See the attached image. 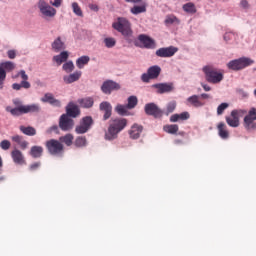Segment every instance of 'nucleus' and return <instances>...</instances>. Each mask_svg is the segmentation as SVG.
Listing matches in <instances>:
<instances>
[{"label":"nucleus","instance_id":"473e14b6","mask_svg":"<svg viewBox=\"0 0 256 256\" xmlns=\"http://www.w3.org/2000/svg\"><path fill=\"white\" fill-rule=\"evenodd\" d=\"M20 131L24 135H28V137H33L34 135H37V130L32 126H20Z\"/></svg>","mask_w":256,"mask_h":256},{"label":"nucleus","instance_id":"c85d7f7f","mask_svg":"<svg viewBox=\"0 0 256 256\" xmlns=\"http://www.w3.org/2000/svg\"><path fill=\"white\" fill-rule=\"evenodd\" d=\"M69 59V52L63 51L59 55H56L53 57V61L57 63V65H61L62 63H65Z\"/></svg>","mask_w":256,"mask_h":256},{"label":"nucleus","instance_id":"0eeeda50","mask_svg":"<svg viewBox=\"0 0 256 256\" xmlns=\"http://www.w3.org/2000/svg\"><path fill=\"white\" fill-rule=\"evenodd\" d=\"M38 9L44 19H51L57 15V9L53 8L45 0L38 1Z\"/></svg>","mask_w":256,"mask_h":256},{"label":"nucleus","instance_id":"a19ab883","mask_svg":"<svg viewBox=\"0 0 256 256\" xmlns=\"http://www.w3.org/2000/svg\"><path fill=\"white\" fill-rule=\"evenodd\" d=\"M72 10L73 13L77 15V17H83V10H81V6H79V3L73 2Z\"/></svg>","mask_w":256,"mask_h":256},{"label":"nucleus","instance_id":"7c9ffc66","mask_svg":"<svg viewBox=\"0 0 256 256\" xmlns=\"http://www.w3.org/2000/svg\"><path fill=\"white\" fill-rule=\"evenodd\" d=\"M0 69L5 71V73H11V71H14L15 69V63L11 61L2 62L0 63Z\"/></svg>","mask_w":256,"mask_h":256},{"label":"nucleus","instance_id":"58836bf2","mask_svg":"<svg viewBox=\"0 0 256 256\" xmlns=\"http://www.w3.org/2000/svg\"><path fill=\"white\" fill-rule=\"evenodd\" d=\"M183 11L186 13H190L191 15L197 13V8L195 7V4L193 2H188L183 5Z\"/></svg>","mask_w":256,"mask_h":256},{"label":"nucleus","instance_id":"de8ad7c7","mask_svg":"<svg viewBox=\"0 0 256 256\" xmlns=\"http://www.w3.org/2000/svg\"><path fill=\"white\" fill-rule=\"evenodd\" d=\"M0 148L3 149V151H9V149H11V142L9 140H2L0 142Z\"/></svg>","mask_w":256,"mask_h":256},{"label":"nucleus","instance_id":"ea45409f","mask_svg":"<svg viewBox=\"0 0 256 256\" xmlns=\"http://www.w3.org/2000/svg\"><path fill=\"white\" fill-rule=\"evenodd\" d=\"M138 103H139V100L137 99V96H130L128 97V103L126 106L128 109H135Z\"/></svg>","mask_w":256,"mask_h":256},{"label":"nucleus","instance_id":"20e7f679","mask_svg":"<svg viewBox=\"0 0 256 256\" xmlns=\"http://www.w3.org/2000/svg\"><path fill=\"white\" fill-rule=\"evenodd\" d=\"M203 72L205 73L206 81L208 83L217 85V83H221V81H223V72L217 70V68L205 66L203 68Z\"/></svg>","mask_w":256,"mask_h":256},{"label":"nucleus","instance_id":"f704fd0d","mask_svg":"<svg viewBox=\"0 0 256 256\" xmlns=\"http://www.w3.org/2000/svg\"><path fill=\"white\" fill-rule=\"evenodd\" d=\"M130 13H132V15H140V13H147V5L146 4H142L141 6L135 5L130 9Z\"/></svg>","mask_w":256,"mask_h":256},{"label":"nucleus","instance_id":"a878e982","mask_svg":"<svg viewBox=\"0 0 256 256\" xmlns=\"http://www.w3.org/2000/svg\"><path fill=\"white\" fill-rule=\"evenodd\" d=\"M95 103V100H93L92 97H86L78 99V104L80 107H83V109H91Z\"/></svg>","mask_w":256,"mask_h":256},{"label":"nucleus","instance_id":"f8f14e48","mask_svg":"<svg viewBox=\"0 0 256 256\" xmlns=\"http://www.w3.org/2000/svg\"><path fill=\"white\" fill-rule=\"evenodd\" d=\"M119 89H121V85L113 80H106L101 86V91L105 95H111L112 91H119Z\"/></svg>","mask_w":256,"mask_h":256},{"label":"nucleus","instance_id":"338daca9","mask_svg":"<svg viewBox=\"0 0 256 256\" xmlns=\"http://www.w3.org/2000/svg\"><path fill=\"white\" fill-rule=\"evenodd\" d=\"M3 167V158L0 156V169Z\"/></svg>","mask_w":256,"mask_h":256},{"label":"nucleus","instance_id":"c9c22d12","mask_svg":"<svg viewBox=\"0 0 256 256\" xmlns=\"http://www.w3.org/2000/svg\"><path fill=\"white\" fill-rule=\"evenodd\" d=\"M163 131L165 133H169L170 135H175L179 131V125L177 124H168L163 127Z\"/></svg>","mask_w":256,"mask_h":256},{"label":"nucleus","instance_id":"3c124183","mask_svg":"<svg viewBox=\"0 0 256 256\" xmlns=\"http://www.w3.org/2000/svg\"><path fill=\"white\" fill-rule=\"evenodd\" d=\"M17 77H21L22 81H28L29 80V76L27 75L25 70H20L17 74Z\"/></svg>","mask_w":256,"mask_h":256},{"label":"nucleus","instance_id":"f257e3e1","mask_svg":"<svg viewBox=\"0 0 256 256\" xmlns=\"http://www.w3.org/2000/svg\"><path fill=\"white\" fill-rule=\"evenodd\" d=\"M12 102L15 108L8 106L6 107V111L11 113L13 117H21V115H27V113H39L41 111L39 104L23 105V102L19 98L14 99Z\"/></svg>","mask_w":256,"mask_h":256},{"label":"nucleus","instance_id":"c756f323","mask_svg":"<svg viewBox=\"0 0 256 256\" xmlns=\"http://www.w3.org/2000/svg\"><path fill=\"white\" fill-rule=\"evenodd\" d=\"M187 102L190 105H192V107H203V105H205V103H203V102H201V100H199L198 95H192V96L188 97Z\"/></svg>","mask_w":256,"mask_h":256},{"label":"nucleus","instance_id":"680f3d73","mask_svg":"<svg viewBox=\"0 0 256 256\" xmlns=\"http://www.w3.org/2000/svg\"><path fill=\"white\" fill-rule=\"evenodd\" d=\"M241 7H243L244 9H247V7H249V2H247V0H242L240 2Z\"/></svg>","mask_w":256,"mask_h":256},{"label":"nucleus","instance_id":"423d86ee","mask_svg":"<svg viewBox=\"0 0 256 256\" xmlns=\"http://www.w3.org/2000/svg\"><path fill=\"white\" fill-rule=\"evenodd\" d=\"M254 61L247 57H242L239 59L231 60L227 63L228 69L232 71H241V69H245V67H249L253 65Z\"/></svg>","mask_w":256,"mask_h":256},{"label":"nucleus","instance_id":"bf43d9fd","mask_svg":"<svg viewBox=\"0 0 256 256\" xmlns=\"http://www.w3.org/2000/svg\"><path fill=\"white\" fill-rule=\"evenodd\" d=\"M88 7L91 9V11H99V6L97 4H89Z\"/></svg>","mask_w":256,"mask_h":256},{"label":"nucleus","instance_id":"393cba45","mask_svg":"<svg viewBox=\"0 0 256 256\" xmlns=\"http://www.w3.org/2000/svg\"><path fill=\"white\" fill-rule=\"evenodd\" d=\"M191 115L189 112H182L180 114H173L170 116V123H177L178 121H187L190 119Z\"/></svg>","mask_w":256,"mask_h":256},{"label":"nucleus","instance_id":"2f4dec72","mask_svg":"<svg viewBox=\"0 0 256 256\" xmlns=\"http://www.w3.org/2000/svg\"><path fill=\"white\" fill-rule=\"evenodd\" d=\"M129 108L127 107V105H122V104H117L115 107V111L118 115H121L122 117H125L127 115H131V113H129Z\"/></svg>","mask_w":256,"mask_h":256},{"label":"nucleus","instance_id":"4d7b16f0","mask_svg":"<svg viewBox=\"0 0 256 256\" xmlns=\"http://www.w3.org/2000/svg\"><path fill=\"white\" fill-rule=\"evenodd\" d=\"M19 145L21 149L25 150L27 147H29V142L23 139Z\"/></svg>","mask_w":256,"mask_h":256},{"label":"nucleus","instance_id":"39448f33","mask_svg":"<svg viewBox=\"0 0 256 256\" xmlns=\"http://www.w3.org/2000/svg\"><path fill=\"white\" fill-rule=\"evenodd\" d=\"M45 147L50 155L63 156L65 153V146L60 140L50 139L45 142Z\"/></svg>","mask_w":256,"mask_h":256},{"label":"nucleus","instance_id":"a211bd4d","mask_svg":"<svg viewBox=\"0 0 256 256\" xmlns=\"http://www.w3.org/2000/svg\"><path fill=\"white\" fill-rule=\"evenodd\" d=\"M11 158L16 165H25V156L19 149H14L11 151Z\"/></svg>","mask_w":256,"mask_h":256},{"label":"nucleus","instance_id":"72a5a7b5","mask_svg":"<svg viewBox=\"0 0 256 256\" xmlns=\"http://www.w3.org/2000/svg\"><path fill=\"white\" fill-rule=\"evenodd\" d=\"M14 91H21V89H31V83L29 81H21V83L12 84Z\"/></svg>","mask_w":256,"mask_h":256},{"label":"nucleus","instance_id":"9b49d317","mask_svg":"<svg viewBox=\"0 0 256 256\" xmlns=\"http://www.w3.org/2000/svg\"><path fill=\"white\" fill-rule=\"evenodd\" d=\"M144 111L146 115H150L155 119H161L163 117V110L160 109L159 106L155 103H148L144 107Z\"/></svg>","mask_w":256,"mask_h":256},{"label":"nucleus","instance_id":"0e129e2a","mask_svg":"<svg viewBox=\"0 0 256 256\" xmlns=\"http://www.w3.org/2000/svg\"><path fill=\"white\" fill-rule=\"evenodd\" d=\"M126 3H141L142 0H125Z\"/></svg>","mask_w":256,"mask_h":256},{"label":"nucleus","instance_id":"69168bd1","mask_svg":"<svg viewBox=\"0 0 256 256\" xmlns=\"http://www.w3.org/2000/svg\"><path fill=\"white\" fill-rule=\"evenodd\" d=\"M202 99H209V94H201Z\"/></svg>","mask_w":256,"mask_h":256},{"label":"nucleus","instance_id":"2eb2a0df","mask_svg":"<svg viewBox=\"0 0 256 256\" xmlns=\"http://www.w3.org/2000/svg\"><path fill=\"white\" fill-rule=\"evenodd\" d=\"M152 89L156 90V93L163 95L164 93H171L175 87L173 83H158L151 86Z\"/></svg>","mask_w":256,"mask_h":256},{"label":"nucleus","instance_id":"9d476101","mask_svg":"<svg viewBox=\"0 0 256 256\" xmlns=\"http://www.w3.org/2000/svg\"><path fill=\"white\" fill-rule=\"evenodd\" d=\"M159 75H161V67L154 65L148 68L147 73L142 74L141 81H143V83H149L151 79H157Z\"/></svg>","mask_w":256,"mask_h":256},{"label":"nucleus","instance_id":"864d4df0","mask_svg":"<svg viewBox=\"0 0 256 256\" xmlns=\"http://www.w3.org/2000/svg\"><path fill=\"white\" fill-rule=\"evenodd\" d=\"M7 56L9 59H15L17 57V51L15 50H8Z\"/></svg>","mask_w":256,"mask_h":256},{"label":"nucleus","instance_id":"aec40b11","mask_svg":"<svg viewBox=\"0 0 256 256\" xmlns=\"http://www.w3.org/2000/svg\"><path fill=\"white\" fill-rule=\"evenodd\" d=\"M42 103H49L53 107H61V101L55 98L52 93H46L44 97L41 98Z\"/></svg>","mask_w":256,"mask_h":256},{"label":"nucleus","instance_id":"bb28decb","mask_svg":"<svg viewBox=\"0 0 256 256\" xmlns=\"http://www.w3.org/2000/svg\"><path fill=\"white\" fill-rule=\"evenodd\" d=\"M43 151L42 146H32L29 155H31L33 159H41V157H43Z\"/></svg>","mask_w":256,"mask_h":256},{"label":"nucleus","instance_id":"37998d69","mask_svg":"<svg viewBox=\"0 0 256 256\" xmlns=\"http://www.w3.org/2000/svg\"><path fill=\"white\" fill-rule=\"evenodd\" d=\"M62 69L66 73H71L73 69H75V65L73 64V61H68L63 64Z\"/></svg>","mask_w":256,"mask_h":256},{"label":"nucleus","instance_id":"4468645a","mask_svg":"<svg viewBox=\"0 0 256 256\" xmlns=\"http://www.w3.org/2000/svg\"><path fill=\"white\" fill-rule=\"evenodd\" d=\"M75 126V121L67 114H62L59 119V128L61 131H71Z\"/></svg>","mask_w":256,"mask_h":256},{"label":"nucleus","instance_id":"79ce46f5","mask_svg":"<svg viewBox=\"0 0 256 256\" xmlns=\"http://www.w3.org/2000/svg\"><path fill=\"white\" fill-rule=\"evenodd\" d=\"M74 145L76 147H85L87 145V138L85 136H79L76 138Z\"/></svg>","mask_w":256,"mask_h":256},{"label":"nucleus","instance_id":"1a4fd4ad","mask_svg":"<svg viewBox=\"0 0 256 256\" xmlns=\"http://www.w3.org/2000/svg\"><path fill=\"white\" fill-rule=\"evenodd\" d=\"M256 108L252 107L244 117V128L246 131L256 130Z\"/></svg>","mask_w":256,"mask_h":256},{"label":"nucleus","instance_id":"a18cd8bd","mask_svg":"<svg viewBox=\"0 0 256 256\" xmlns=\"http://www.w3.org/2000/svg\"><path fill=\"white\" fill-rule=\"evenodd\" d=\"M5 79H7V72L3 68H0V89H3Z\"/></svg>","mask_w":256,"mask_h":256},{"label":"nucleus","instance_id":"7ed1b4c3","mask_svg":"<svg viewBox=\"0 0 256 256\" xmlns=\"http://www.w3.org/2000/svg\"><path fill=\"white\" fill-rule=\"evenodd\" d=\"M127 119L125 118H114L109 121L108 132L105 134V139L113 141L117 139L119 133L127 127Z\"/></svg>","mask_w":256,"mask_h":256},{"label":"nucleus","instance_id":"e433bc0d","mask_svg":"<svg viewBox=\"0 0 256 256\" xmlns=\"http://www.w3.org/2000/svg\"><path fill=\"white\" fill-rule=\"evenodd\" d=\"M89 61H91V58L89 56H81L76 60V66L78 69H83L85 65L89 64Z\"/></svg>","mask_w":256,"mask_h":256},{"label":"nucleus","instance_id":"f3484780","mask_svg":"<svg viewBox=\"0 0 256 256\" xmlns=\"http://www.w3.org/2000/svg\"><path fill=\"white\" fill-rule=\"evenodd\" d=\"M99 110L104 113L103 121H107V119H110L111 115H113V106H111V103H109L108 101L100 103Z\"/></svg>","mask_w":256,"mask_h":256},{"label":"nucleus","instance_id":"f03ea898","mask_svg":"<svg viewBox=\"0 0 256 256\" xmlns=\"http://www.w3.org/2000/svg\"><path fill=\"white\" fill-rule=\"evenodd\" d=\"M113 29L121 33L123 37L128 41V43H135V38L133 37V30L131 29V22L127 18L120 17L116 22L112 24Z\"/></svg>","mask_w":256,"mask_h":256},{"label":"nucleus","instance_id":"412c9836","mask_svg":"<svg viewBox=\"0 0 256 256\" xmlns=\"http://www.w3.org/2000/svg\"><path fill=\"white\" fill-rule=\"evenodd\" d=\"M128 133L130 135V139H139V137H141V133H143V125H139L137 123L133 124Z\"/></svg>","mask_w":256,"mask_h":256},{"label":"nucleus","instance_id":"13d9d810","mask_svg":"<svg viewBox=\"0 0 256 256\" xmlns=\"http://www.w3.org/2000/svg\"><path fill=\"white\" fill-rule=\"evenodd\" d=\"M61 3H63V0H54V2H50V5L53 7H61Z\"/></svg>","mask_w":256,"mask_h":256},{"label":"nucleus","instance_id":"c03bdc74","mask_svg":"<svg viewBox=\"0 0 256 256\" xmlns=\"http://www.w3.org/2000/svg\"><path fill=\"white\" fill-rule=\"evenodd\" d=\"M104 43L108 49H111L112 47H115V45H117V41L115 40V38L111 37L105 38Z\"/></svg>","mask_w":256,"mask_h":256},{"label":"nucleus","instance_id":"5fc2aeb1","mask_svg":"<svg viewBox=\"0 0 256 256\" xmlns=\"http://www.w3.org/2000/svg\"><path fill=\"white\" fill-rule=\"evenodd\" d=\"M41 167V162H35L30 165V171H37Z\"/></svg>","mask_w":256,"mask_h":256},{"label":"nucleus","instance_id":"6e6d98bb","mask_svg":"<svg viewBox=\"0 0 256 256\" xmlns=\"http://www.w3.org/2000/svg\"><path fill=\"white\" fill-rule=\"evenodd\" d=\"M233 37H235V34H233L231 32H227L224 34V40H226V41H231V39H233Z\"/></svg>","mask_w":256,"mask_h":256},{"label":"nucleus","instance_id":"052dcab7","mask_svg":"<svg viewBox=\"0 0 256 256\" xmlns=\"http://www.w3.org/2000/svg\"><path fill=\"white\" fill-rule=\"evenodd\" d=\"M53 131H59V127L57 125L51 126L48 130L47 133H53Z\"/></svg>","mask_w":256,"mask_h":256},{"label":"nucleus","instance_id":"8fccbe9b","mask_svg":"<svg viewBox=\"0 0 256 256\" xmlns=\"http://www.w3.org/2000/svg\"><path fill=\"white\" fill-rule=\"evenodd\" d=\"M229 108V103H221L217 108V115H223L225 109Z\"/></svg>","mask_w":256,"mask_h":256},{"label":"nucleus","instance_id":"4c0bfd02","mask_svg":"<svg viewBox=\"0 0 256 256\" xmlns=\"http://www.w3.org/2000/svg\"><path fill=\"white\" fill-rule=\"evenodd\" d=\"M73 139H75L73 134H66V135L60 137L59 141H60V143L66 144L67 147H71L73 145Z\"/></svg>","mask_w":256,"mask_h":256},{"label":"nucleus","instance_id":"09e8293b","mask_svg":"<svg viewBox=\"0 0 256 256\" xmlns=\"http://www.w3.org/2000/svg\"><path fill=\"white\" fill-rule=\"evenodd\" d=\"M165 23L166 25H173V23H179V19L173 15H170L166 17Z\"/></svg>","mask_w":256,"mask_h":256},{"label":"nucleus","instance_id":"b1692460","mask_svg":"<svg viewBox=\"0 0 256 256\" xmlns=\"http://www.w3.org/2000/svg\"><path fill=\"white\" fill-rule=\"evenodd\" d=\"M81 75H83V72L76 71L68 76H64V83H67V85L75 83V81H79L81 79Z\"/></svg>","mask_w":256,"mask_h":256},{"label":"nucleus","instance_id":"cd10ccee","mask_svg":"<svg viewBox=\"0 0 256 256\" xmlns=\"http://www.w3.org/2000/svg\"><path fill=\"white\" fill-rule=\"evenodd\" d=\"M65 48V42L61 41V37H58L52 43V49L53 51H55V53H59V51H64Z\"/></svg>","mask_w":256,"mask_h":256},{"label":"nucleus","instance_id":"5701e85b","mask_svg":"<svg viewBox=\"0 0 256 256\" xmlns=\"http://www.w3.org/2000/svg\"><path fill=\"white\" fill-rule=\"evenodd\" d=\"M217 129H218V135L220 138L227 140L229 139L230 133L229 130L227 129V124L224 122H220L217 125Z\"/></svg>","mask_w":256,"mask_h":256},{"label":"nucleus","instance_id":"603ef678","mask_svg":"<svg viewBox=\"0 0 256 256\" xmlns=\"http://www.w3.org/2000/svg\"><path fill=\"white\" fill-rule=\"evenodd\" d=\"M11 139L14 143H17V145H19L23 141V136L14 135L11 137Z\"/></svg>","mask_w":256,"mask_h":256},{"label":"nucleus","instance_id":"6e6552de","mask_svg":"<svg viewBox=\"0 0 256 256\" xmlns=\"http://www.w3.org/2000/svg\"><path fill=\"white\" fill-rule=\"evenodd\" d=\"M93 123V117H83L80 120V124L76 126L75 133H77V135H84V133H87L91 129V127H93Z\"/></svg>","mask_w":256,"mask_h":256},{"label":"nucleus","instance_id":"e2e57ef3","mask_svg":"<svg viewBox=\"0 0 256 256\" xmlns=\"http://www.w3.org/2000/svg\"><path fill=\"white\" fill-rule=\"evenodd\" d=\"M204 91H211V86L207 85V84H201Z\"/></svg>","mask_w":256,"mask_h":256},{"label":"nucleus","instance_id":"6ab92c4d","mask_svg":"<svg viewBox=\"0 0 256 256\" xmlns=\"http://www.w3.org/2000/svg\"><path fill=\"white\" fill-rule=\"evenodd\" d=\"M81 114V110H79V106H77L75 103L70 102L67 106H66V115L68 117H79V115Z\"/></svg>","mask_w":256,"mask_h":256},{"label":"nucleus","instance_id":"ddd939ff","mask_svg":"<svg viewBox=\"0 0 256 256\" xmlns=\"http://www.w3.org/2000/svg\"><path fill=\"white\" fill-rule=\"evenodd\" d=\"M247 113L245 110H232L231 116H226V123L230 127H237L239 125V117Z\"/></svg>","mask_w":256,"mask_h":256},{"label":"nucleus","instance_id":"dca6fc26","mask_svg":"<svg viewBox=\"0 0 256 256\" xmlns=\"http://www.w3.org/2000/svg\"><path fill=\"white\" fill-rule=\"evenodd\" d=\"M177 51H179V48L175 46L163 47L156 51V56L162 58H169L173 57V55H175Z\"/></svg>","mask_w":256,"mask_h":256},{"label":"nucleus","instance_id":"4be33fe9","mask_svg":"<svg viewBox=\"0 0 256 256\" xmlns=\"http://www.w3.org/2000/svg\"><path fill=\"white\" fill-rule=\"evenodd\" d=\"M138 41H140L146 49H153V47H155V41L145 34L139 35Z\"/></svg>","mask_w":256,"mask_h":256},{"label":"nucleus","instance_id":"49530a36","mask_svg":"<svg viewBox=\"0 0 256 256\" xmlns=\"http://www.w3.org/2000/svg\"><path fill=\"white\" fill-rule=\"evenodd\" d=\"M176 108H177L176 102L168 103L167 108H166V115H170V113H173V111H175Z\"/></svg>","mask_w":256,"mask_h":256}]
</instances>
